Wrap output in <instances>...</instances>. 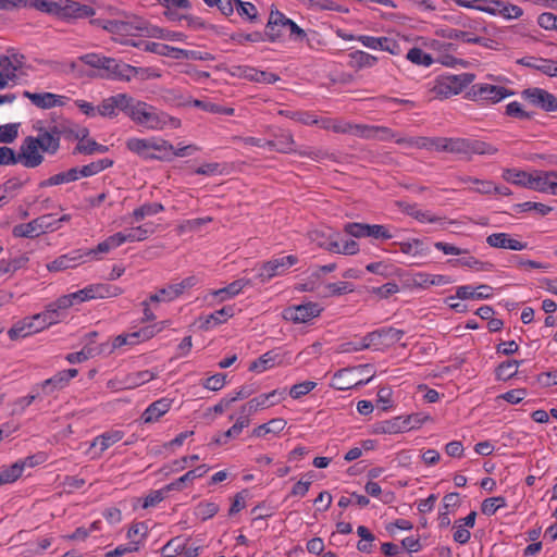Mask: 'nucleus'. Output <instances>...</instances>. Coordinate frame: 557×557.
Wrapping results in <instances>:
<instances>
[{
    "label": "nucleus",
    "mask_w": 557,
    "mask_h": 557,
    "mask_svg": "<svg viewBox=\"0 0 557 557\" xmlns=\"http://www.w3.org/2000/svg\"><path fill=\"white\" fill-rule=\"evenodd\" d=\"M72 301L69 295L61 296L54 302L47 306L44 312L34 314L30 318H26L15 323L9 331L8 335L10 339L16 341L21 337L30 335L34 327V321L42 320L44 324L40 327H36L35 331H42L47 326L53 325L59 322V311L65 310L72 307Z\"/></svg>",
    "instance_id": "obj_1"
},
{
    "label": "nucleus",
    "mask_w": 557,
    "mask_h": 557,
    "mask_svg": "<svg viewBox=\"0 0 557 557\" xmlns=\"http://www.w3.org/2000/svg\"><path fill=\"white\" fill-rule=\"evenodd\" d=\"M78 60L90 67L101 70L97 76L103 79L129 82L141 69L98 53L81 55Z\"/></svg>",
    "instance_id": "obj_2"
},
{
    "label": "nucleus",
    "mask_w": 557,
    "mask_h": 557,
    "mask_svg": "<svg viewBox=\"0 0 557 557\" xmlns=\"http://www.w3.org/2000/svg\"><path fill=\"white\" fill-rule=\"evenodd\" d=\"M442 151L461 154L470 159L472 154L494 156L498 152V148L480 139L443 137Z\"/></svg>",
    "instance_id": "obj_3"
},
{
    "label": "nucleus",
    "mask_w": 557,
    "mask_h": 557,
    "mask_svg": "<svg viewBox=\"0 0 557 557\" xmlns=\"http://www.w3.org/2000/svg\"><path fill=\"white\" fill-rule=\"evenodd\" d=\"M283 28L289 29L290 36H295L296 40H302L307 36L306 32L294 21L286 17L278 10H271L264 35L273 42L281 37Z\"/></svg>",
    "instance_id": "obj_4"
},
{
    "label": "nucleus",
    "mask_w": 557,
    "mask_h": 557,
    "mask_svg": "<svg viewBox=\"0 0 557 557\" xmlns=\"http://www.w3.org/2000/svg\"><path fill=\"white\" fill-rule=\"evenodd\" d=\"M475 78L474 74L462 73L458 75H442L436 79L432 92L441 99L458 95L465 87L470 85Z\"/></svg>",
    "instance_id": "obj_5"
},
{
    "label": "nucleus",
    "mask_w": 557,
    "mask_h": 557,
    "mask_svg": "<svg viewBox=\"0 0 557 557\" xmlns=\"http://www.w3.org/2000/svg\"><path fill=\"white\" fill-rule=\"evenodd\" d=\"M122 22V36H144V37H164V30L157 26L149 24L146 20L134 14H123Z\"/></svg>",
    "instance_id": "obj_6"
},
{
    "label": "nucleus",
    "mask_w": 557,
    "mask_h": 557,
    "mask_svg": "<svg viewBox=\"0 0 557 557\" xmlns=\"http://www.w3.org/2000/svg\"><path fill=\"white\" fill-rule=\"evenodd\" d=\"M371 364H361L358 367L344 368L334 373L331 386L338 391H347L359 385L368 384L374 376L371 374L366 379H359L355 375L356 371H368Z\"/></svg>",
    "instance_id": "obj_7"
},
{
    "label": "nucleus",
    "mask_w": 557,
    "mask_h": 557,
    "mask_svg": "<svg viewBox=\"0 0 557 557\" xmlns=\"http://www.w3.org/2000/svg\"><path fill=\"white\" fill-rule=\"evenodd\" d=\"M129 117L151 129H161L166 126L165 114L158 113L152 107L141 101L134 104Z\"/></svg>",
    "instance_id": "obj_8"
},
{
    "label": "nucleus",
    "mask_w": 557,
    "mask_h": 557,
    "mask_svg": "<svg viewBox=\"0 0 557 557\" xmlns=\"http://www.w3.org/2000/svg\"><path fill=\"white\" fill-rule=\"evenodd\" d=\"M41 148L34 136H27L16 153L17 163H22L27 169H34L42 164L45 157Z\"/></svg>",
    "instance_id": "obj_9"
},
{
    "label": "nucleus",
    "mask_w": 557,
    "mask_h": 557,
    "mask_svg": "<svg viewBox=\"0 0 557 557\" xmlns=\"http://www.w3.org/2000/svg\"><path fill=\"white\" fill-rule=\"evenodd\" d=\"M513 92L503 86H495L490 84H475L467 92V97L473 101L479 99L486 100L492 103L499 102Z\"/></svg>",
    "instance_id": "obj_10"
},
{
    "label": "nucleus",
    "mask_w": 557,
    "mask_h": 557,
    "mask_svg": "<svg viewBox=\"0 0 557 557\" xmlns=\"http://www.w3.org/2000/svg\"><path fill=\"white\" fill-rule=\"evenodd\" d=\"M53 215L44 214L33 221L24 224H18L13 227V235L15 237L35 238L44 234L47 230H53Z\"/></svg>",
    "instance_id": "obj_11"
},
{
    "label": "nucleus",
    "mask_w": 557,
    "mask_h": 557,
    "mask_svg": "<svg viewBox=\"0 0 557 557\" xmlns=\"http://www.w3.org/2000/svg\"><path fill=\"white\" fill-rule=\"evenodd\" d=\"M322 308L317 302H307L288 307L283 311V318L294 323H306L320 315Z\"/></svg>",
    "instance_id": "obj_12"
},
{
    "label": "nucleus",
    "mask_w": 557,
    "mask_h": 557,
    "mask_svg": "<svg viewBox=\"0 0 557 557\" xmlns=\"http://www.w3.org/2000/svg\"><path fill=\"white\" fill-rule=\"evenodd\" d=\"M522 97L532 106L541 108L547 112L557 111V98L542 88H528L522 91Z\"/></svg>",
    "instance_id": "obj_13"
},
{
    "label": "nucleus",
    "mask_w": 557,
    "mask_h": 557,
    "mask_svg": "<svg viewBox=\"0 0 557 557\" xmlns=\"http://www.w3.org/2000/svg\"><path fill=\"white\" fill-rule=\"evenodd\" d=\"M195 284L194 277H187L180 283L171 284L166 287L159 289L156 294L149 297L151 302L172 301L184 294V292Z\"/></svg>",
    "instance_id": "obj_14"
},
{
    "label": "nucleus",
    "mask_w": 557,
    "mask_h": 557,
    "mask_svg": "<svg viewBox=\"0 0 557 557\" xmlns=\"http://www.w3.org/2000/svg\"><path fill=\"white\" fill-rule=\"evenodd\" d=\"M297 262L295 256H286L271 260L262 265L260 269L259 276L262 281H269L275 275H280L285 272L288 268Z\"/></svg>",
    "instance_id": "obj_15"
},
{
    "label": "nucleus",
    "mask_w": 557,
    "mask_h": 557,
    "mask_svg": "<svg viewBox=\"0 0 557 557\" xmlns=\"http://www.w3.org/2000/svg\"><path fill=\"white\" fill-rule=\"evenodd\" d=\"M309 236L311 240L321 248L331 252L338 250V239L341 238V235L331 228L313 230L309 233Z\"/></svg>",
    "instance_id": "obj_16"
},
{
    "label": "nucleus",
    "mask_w": 557,
    "mask_h": 557,
    "mask_svg": "<svg viewBox=\"0 0 557 557\" xmlns=\"http://www.w3.org/2000/svg\"><path fill=\"white\" fill-rule=\"evenodd\" d=\"M405 332L403 330L394 329V327H383L373 332H370L366 335V339L368 341L361 347H366L367 345H376L382 343L381 339H384L387 344H395L399 342Z\"/></svg>",
    "instance_id": "obj_17"
},
{
    "label": "nucleus",
    "mask_w": 557,
    "mask_h": 557,
    "mask_svg": "<svg viewBox=\"0 0 557 557\" xmlns=\"http://www.w3.org/2000/svg\"><path fill=\"white\" fill-rule=\"evenodd\" d=\"M23 96L29 99L33 104L40 109H51L53 107H60L64 104L63 96H58L51 92L37 94L25 90Z\"/></svg>",
    "instance_id": "obj_18"
},
{
    "label": "nucleus",
    "mask_w": 557,
    "mask_h": 557,
    "mask_svg": "<svg viewBox=\"0 0 557 557\" xmlns=\"http://www.w3.org/2000/svg\"><path fill=\"white\" fill-rule=\"evenodd\" d=\"M172 399L161 398L156 400L143 412L141 421L144 423L157 422L162 416H164L171 408Z\"/></svg>",
    "instance_id": "obj_19"
},
{
    "label": "nucleus",
    "mask_w": 557,
    "mask_h": 557,
    "mask_svg": "<svg viewBox=\"0 0 557 557\" xmlns=\"http://www.w3.org/2000/svg\"><path fill=\"white\" fill-rule=\"evenodd\" d=\"M486 243L494 248L523 250L527 248V243L519 242L510 238L506 233H494L486 237Z\"/></svg>",
    "instance_id": "obj_20"
},
{
    "label": "nucleus",
    "mask_w": 557,
    "mask_h": 557,
    "mask_svg": "<svg viewBox=\"0 0 557 557\" xmlns=\"http://www.w3.org/2000/svg\"><path fill=\"white\" fill-rule=\"evenodd\" d=\"M30 7L49 14L64 16L65 10L73 7L70 0H34Z\"/></svg>",
    "instance_id": "obj_21"
},
{
    "label": "nucleus",
    "mask_w": 557,
    "mask_h": 557,
    "mask_svg": "<svg viewBox=\"0 0 557 557\" xmlns=\"http://www.w3.org/2000/svg\"><path fill=\"white\" fill-rule=\"evenodd\" d=\"M76 369H67L58 372L54 376L42 382L41 387L46 393H51L54 389L63 388L67 383L77 375Z\"/></svg>",
    "instance_id": "obj_22"
},
{
    "label": "nucleus",
    "mask_w": 557,
    "mask_h": 557,
    "mask_svg": "<svg viewBox=\"0 0 557 557\" xmlns=\"http://www.w3.org/2000/svg\"><path fill=\"white\" fill-rule=\"evenodd\" d=\"M245 285L246 282L244 280H236L228 284L226 287L211 292V308L228 298L238 295Z\"/></svg>",
    "instance_id": "obj_23"
},
{
    "label": "nucleus",
    "mask_w": 557,
    "mask_h": 557,
    "mask_svg": "<svg viewBox=\"0 0 557 557\" xmlns=\"http://www.w3.org/2000/svg\"><path fill=\"white\" fill-rule=\"evenodd\" d=\"M38 132V135L35 137L36 141L41 148V152L48 154H55L60 149L59 138L53 137V135L46 132L42 126H35Z\"/></svg>",
    "instance_id": "obj_24"
},
{
    "label": "nucleus",
    "mask_w": 557,
    "mask_h": 557,
    "mask_svg": "<svg viewBox=\"0 0 557 557\" xmlns=\"http://www.w3.org/2000/svg\"><path fill=\"white\" fill-rule=\"evenodd\" d=\"M553 181L548 175V171H535L530 173L527 187L541 193H549Z\"/></svg>",
    "instance_id": "obj_25"
},
{
    "label": "nucleus",
    "mask_w": 557,
    "mask_h": 557,
    "mask_svg": "<svg viewBox=\"0 0 557 557\" xmlns=\"http://www.w3.org/2000/svg\"><path fill=\"white\" fill-rule=\"evenodd\" d=\"M534 61H535V58L525 57V58L518 60V63L522 64L524 66H528V67L536 69V70L541 71L542 73L549 75V76L557 75V62L547 60V59H540L541 64H536Z\"/></svg>",
    "instance_id": "obj_26"
},
{
    "label": "nucleus",
    "mask_w": 557,
    "mask_h": 557,
    "mask_svg": "<svg viewBox=\"0 0 557 557\" xmlns=\"http://www.w3.org/2000/svg\"><path fill=\"white\" fill-rule=\"evenodd\" d=\"M78 180V168H72L65 172H61L52 175L48 180H45L39 183L40 188L61 185L70 182H75Z\"/></svg>",
    "instance_id": "obj_27"
},
{
    "label": "nucleus",
    "mask_w": 557,
    "mask_h": 557,
    "mask_svg": "<svg viewBox=\"0 0 557 557\" xmlns=\"http://www.w3.org/2000/svg\"><path fill=\"white\" fill-rule=\"evenodd\" d=\"M478 290H472L470 286H459L456 292V297L459 299H486L492 295V287L488 285H480Z\"/></svg>",
    "instance_id": "obj_28"
},
{
    "label": "nucleus",
    "mask_w": 557,
    "mask_h": 557,
    "mask_svg": "<svg viewBox=\"0 0 557 557\" xmlns=\"http://www.w3.org/2000/svg\"><path fill=\"white\" fill-rule=\"evenodd\" d=\"M83 258L79 251L73 252V255H63L50 262L47 268L49 271H62L69 268H73Z\"/></svg>",
    "instance_id": "obj_29"
},
{
    "label": "nucleus",
    "mask_w": 557,
    "mask_h": 557,
    "mask_svg": "<svg viewBox=\"0 0 557 557\" xmlns=\"http://www.w3.org/2000/svg\"><path fill=\"white\" fill-rule=\"evenodd\" d=\"M124 434L122 431H112V432H107V433H103L99 436H97L90 447H96V446H100V453H103L104 450H107L109 447H111L113 444L120 442L122 438H123Z\"/></svg>",
    "instance_id": "obj_30"
},
{
    "label": "nucleus",
    "mask_w": 557,
    "mask_h": 557,
    "mask_svg": "<svg viewBox=\"0 0 557 557\" xmlns=\"http://www.w3.org/2000/svg\"><path fill=\"white\" fill-rule=\"evenodd\" d=\"M286 421L282 418L272 419L268 423L261 424L253 429L252 436L261 437L268 433H278L284 430Z\"/></svg>",
    "instance_id": "obj_31"
},
{
    "label": "nucleus",
    "mask_w": 557,
    "mask_h": 557,
    "mask_svg": "<svg viewBox=\"0 0 557 557\" xmlns=\"http://www.w3.org/2000/svg\"><path fill=\"white\" fill-rule=\"evenodd\" d=\"M443 36L448 39L462 40L470 44H480L487 47L486 39L478 36H473L471 33L462 32L458 29H447L443 32Z\"/></svg>",
    "instance_id": "obj_32"
},
{
    "label": "nucleus",
    "mask_w": 557,
    "mask_h": 557,
    "mask_svg": "<svg viewBox=\"0 0 557 557\" xmlns=\"http://www.w3.org/2000/svg\"><path fill=\"white\" fill-rule=\"evenodd\" d=\"M113 164L112 160L102 159L95 162H91L87 165L78 168V178L79 177H88L98 174L104 169L111 166Z\"/></svg>",
    "instance_id": "obj_33"
},
{
    "label": "nucleus",
    "mask_w": 557,
    "mask_h": 557,
    "mask_svg": "<svg viewBox=\"0 0 557 557\" xmlns=\"http://www.w3.org/2000/svg\"><path fill=\"white\" fill-rule=\"evenodd\" d=\"M414 282L424 288L433 285H446L453 283V281L445 275H431V274H418Z\"/></svg>",
    "instance_id": "obj_34"
},
{
    "label": "nucleus",
    "mask_w": 557,
    "mask_h": 557,
    "mask_svg": "<svg viewBox=\"0 0 557 557\" xmlns=\"http://www.w3.org/2000/svg\"><path fill=\"white\" fill-rule=\"evenodd\" d=\"M410 146L419 149H434L436 151H442L443 137H416L414 140H410Z\"/></svg>",
    "instance_id": "obj_35"
},
{
    "label": "nucleus",
    "mask_w": 557,
    "mask_h": 557,
    "mask_svg": "<svg viewBox=\"0 0 557 557\" xmlns=\"http://www.w3.org/2000/svg\"><path fill=\"white\" fill-rule=\"evenodd\" d=\"M108 151V147L96 143L94 139H85L83 143H78L74 149V153H82L90 156L95 152L104 153Z\"/></svg>",
    "instance_id": "obj_36"
},
{
    "label": "nucleus",
    "mask_w": 557,
    "mask_h": 557,
    "mask_svg": "<svg viewBox=\"0 0 557 557\" xmlns=\"http://www.w3.org/2000/svg\"><path fill=\"white\" fill-rule=\"evenodd\" d=\"M33 459H34V457H28L25 461H17V462L13 463L11 467L2 470L8 483H12V482L16 481L22 475L27 461H28V466L33 467L34 466Z\"/></svg>",
    "instance_id": "obj_37"
},
{
    "label": "nucleus",
    "mask_w": 557,
    "mask_h": 557,
    "mask_svg": "<svg viewBox=\"0 0 557 557\" xmlns=\"http://www.w3.org/2000/svg\"><path fill=\"white\" fill-rule=\"evenodd\" d=\"M349 57L351 58V66L356 69L371 67L377 61V59L374 55H371L360 50L351 52Z\"/></svg>",
    "instance_id": "obj_38"
},
{
    "label": "nucleus",
    "mask_w": 557,
    "mask_h": 557,
    "mask_svg": "<svg viewBox=\"0 0 557 557\" xmlns=\"http://www.w3.org/2000/svg\"><path fill=\"white\" fill-rule=\"evenodd\" d=\"M102 350L99 347H92L91 345H86L81 351L72 352L66 356V360L71 363L83 362L89 358L99 355Z\"/></svg>",
    "instance_id": "obj_39"
},
{
    "label": "nucleus",
    "mask_w": 557,
    "mask_h": 557,
    "mask_svg": "<svg viewBox=\"0 0 557 557\" xmlns=\"http://www.w3.org/2000/svg\"><path fill=\"white\" fill-rule=\"evenodd\" d=\"M207 472V469L205 466H200L194 470H190L186 472L184 475H182L180 479H177L175 482L170 483L165 486V490H180L181 485L187 481H191L196 478L202 476Z\"/></svg>",
    "instance_id": "obj_40"
},
{
    "label": "nucleus",
    "mask_w": 557,
    "mask_h": 557,
    "mask_svg": "<svg viewBox=\"0 0 557 557\" xmlns=\"http://www.w3.org/2000/svg\"><path fill=\"white\" fill-rule=\"evenodd\" d=\"M407 59L417 65L430 66L433 63V58L431 54L424 52L420 48H411L407 53Z\"/></svg>",
    "instance_id": "obj_41"
},
{
    "label": "nucleus",
    "mask_w": 557,
    "mask_h": 557,
    "mask_svg": "<svg viewBox=\"0 0 557 557\" xmlns=\"http://www.w3.org/2000/svg\"><path fill=\"white\" fill-rule=\"evenodd\" d=\"M407 425L404 418L396 417L392 420L384 421L379 428L377 431L382 433L396 434L403 431H406Z\"/></svg>",
    "instance_id": "obj_42"
},
{
    "label": "nucleus",
    "mask_w": 557,
    "mask_h": 557,
    "mask_svg": "<svg viewBox=\"0 0 557 557\" xmlns=\"http://www.w3.org/2000/svg\"><path fill=\"white\" fill-rule=\"evenodd\" d=\"M519 362L517 360H508L500 363L496 369V376L499 380L507 381L516 375Z\"/></svg>",
    "instance_id": "obj_43"
},
{
    "label": "nucleus",
    "mask_w": 557,
    "mask_h": 557,
    "mask_svg": "<svg viewBox=\"0 0 557 557\" xmlns=\"http://www.w3.org/2000/svg\"><path fill=\"white\" fill-rule=\"evenodd\" d=\"M277 151L282 153L297 152L295 140L289 132L276 136Z\"/></svg>",
    "instance_id": "obj_44"
},
{
    "label": "nucleus",
    "mask_w": 557,
    "mask_h": 557,
    "mask_svg": "<svg viewBox=\"0 0 557 557\" xmlns=\"http://www.w3.org/2000/svg\"><path fill=\"white\" fill-rule=\"evenodd\" d=\"M156 375L149 371H140L135 374L127 375L125 379V384L127 388L137 387L146 382L153 380Z\"/></svg>",
    "instance_id": "obj_45"
},
{
    "label": "nucleus",
    "mask_w": 557,
    "mask_h": 557,
    "mask_svg": "<svg viewBox=\"0 0 557 557\" xmlns=\"http://www.w3.org/2000/svg\"><path fill=\"white\" fill-rule=\"evenodd\" d=\"M320 126L324 129H332L334 133L347 134L349 129V122L335 119H323L319 121Z\"/></svg>",
    "instance_id": "obj_46"
},
{
    "label": "nucleus",
    "mask_w": 557,
    "mask_h": 557,
    "mask_svg": "<svg viewBox=\"0 0 557 557\" xmlns=\"http://www.w3.org/2000/svg\"><path fill=\"white\" fill-rule=\"evenodd\" d=\"M90 23L108 30L111 34L122 35L123 28H122L121 17L114 18V20L95 18Z\"/></svg>",
    "instance_id": "obj_47"
},
{
    "label": "nucleus",
    "mask_w": 557,
    "mask_h": 557,
    "mask_svg": "<svg viewBox=\"0 0 557 557\" xmlns=\"http://www.w3.org/2000/svg\"><path fill=\"white\" fill-rule=\"evenodd\" d=\"M456 264L467 268H473L476 271H491L493 269V264L490 262H482L474 257H462L456 260Z\"/></svg>",
    "instance_id": "obj_48"
},
{
    "label": "nucleus",
    "mask_w": 557,
    "mask_h": 557,
    "mask_svg": "<svg viewBox=\"0 0 557 557\" xmlns=\"http://www.w3.org/2000/svg\"><path fill=\"white\" fill-rule=\"evenodd\" d=\"M505 506H506V500L504 497H502V496L491 497V498H486L483 500V503L481 505V511L486 516H492L497 511V509L505 507Z\"/></svg>",
    "instance_id": "obj_49"
},
{
    "label": "nucleus",
    "mask_w": 557,
    "mask_h": 557,
    "mask_svg": "<svg viewBox=\"0 0 557 557\" xmlns=\"http://www.w3.org/2000/svg\"><path fill=\"white\" fill-rule=\"evenodd\" d=\"M274 364V357L272 356V352H265L261 357H259L257 360L252 361L249 366L250 371L256 372H263L270 368H272Z\"/></svg>",
    "instance_id": "obj_50"
},
{
    "label": "nucleus",
    "mask_w": 557,
    "mask_h": 557,
    "mask_svg": "<svg viewBox=\"0 0 557 557\" xmlns=\"http://www.w3.org/2000/svg\"><path fill=\"white\" fill-rule=\"evenodd\" d=\"M495 5L499 8L497 14L508 20L519 18L523 14V10L515 4H509L500 1V3H495Z\"/></svg>",
    "instance_id": "obj_51"
},
{
    "label": "nucleus",
    "mask_w": 557,
    "mask_h": 557,
    "mask_svg": "<svg viewBox=\"0 0 557 557\" xmlns=\"http://www.w3.org/2000/svg\"><path fill=\"white\" fill-rule=\"evenodd\" d=\"M237 7V12L240 16H246L250 22H255L258 18V11L255 4L251 2H243L240 0H235Z\"/></svg>",
    "instance_id": "obj_52"
},
{
    "label": "nucleus",
    "mask_w": 557,
    "mask_h": 557,
    "mask_svg": "<svg viewBox=\"0 0 557 557\" xmlns=\"http://www.w3.org/2000/svg\"><path fill=\"white\" fill-rule=\"evenodd\" d=\"M503 177L512 184L527 187V181L530 177V173L524 171L506 170Z\"/></svg>",
    "instance_id": "obj_53"
},
{
    "label": "nucleus",
    "mask_w": 557,
    "mask_h": 557,
    "mask_svg": "<svg viewBox=\"0 0 557 557\" xmlns=\"http://www.w3.org/2000/svg\"><path fill=\"white\" fill-rule=\"evenodd\" d=\"M97 298L116 297L123 293V289L110 284H95Z\"/></svg>",
    "instance_id": "obj_54"
},
{
    "label": "nucleus",
    "mask_w": 557,
    "mask_h": 557,
    "mask_svg": "<svg viewBox=\"0 0 557 557\" xmlns=\"http://www.w3.org/2000/svg\"><path fill=\"white\" fill-rule=\"evenodd\" d=\"M112 99L114 101V106L116 109H120L127 113L128 116H131V111L134 104L137 102L132 97H129L126 94H119L116 96H112Z\"/></svg>",
    "instance_id": "obj_55"
},
{
    "label": "nucleus",
    "mask_w": 557,
    "mask_h": 557,
    "mask_svg": "<svg viewBox=\"0 0 557 557\" xmlns=\"http://www.w3.org/2000/svg\"><path fill=\"white\" fill-rule=\"evenodd\" d=\"M70 3L73 5L65 10L64 16L74 15L76 17H86L94 15L95 11L92 8L88 5H81L74 1L70 0Z\"/></svg>",
    "instance_id": "obj_56"
},
{
    "label": "nucleus",
    "mask_w": 557,
    "mask_h": 557,
    "mask_svg": "<svg viewBox=\"0 0 557 557\" xmlns=\"http://www.w3.org/2000/svg\"><path fill=\"white\" fill-rule=\"evenodd\" d=\"M184 549V545L180 537H175L168 542V544L162 548L163 557H176Z\"/></svg>",
    "instance_id": "obj_57"
},
{
    "label": "nucleus",
    "mask_w": 557,
    "mask_h": 557,
    "mask_svg": "<svg viewBox=\"0 0 557 557\" xmlns=\"http://www.w3.org/2000/svg\"><path fill=\"white\" fill-rule=\"evenodd\" d=\"M297 153L301 157H308L315 161H321L324 159L335 160V157L333 153H330L323 149L298 150Z\"/></svg>",
    "instance_id": "obj_58"
},
{
    "label": "nucleus",
    "mask_w": 557,
    "mask_h": 557,
    "mask_svg": "<svg viewBox=\"0 0 557 557\" xmlns=\"http://www.w3.org/2000/svg\"><path fill=\"white\" fill-rule=\"evenodd\" d=\"M233 315L234 307L224 306L221 309H215L213 312H211V320L214 321L215 324H221L226 322Z\"/></svg>",
    "instance_id": "obj_59"
},
{
    "label": "nucleus",
    "mask_w": 557,
    "mask_h": 557,
    "mask_svg": "<svg viewBox=\"0 0 557 557\" xmlns=\"http://www.w3.org/2000/svg\"><path fill=\"white\" fill-rule=\"evenodd\" d=\"M315 385L317 384L311 381H305L302 383L295 384L292 386V388L289 391V395L293 398L297 399V398L310 393L315 387Z\"/></svg>",
    "instance_id": "obj_60"
},
{
    "label": "nucleus",
    "mask_w": 557,
    "mask_h": 557,
    "mask_svg": "<svg viewBox=\"0 0 557 557\" xmlns=\"http://www.w3.org/2000/svg\"><path fill=\"white\" fill-rule=\"evenodd\" d=\"M264 407H268L267 405V397H262L261 395L249 400L247 404H245L243 407H242V413H245V414H252L255 413L258 409L260 408H264Z\"/></svg>",
    "instance_id": "obj_61"
},
{
    "label": "nucleus",
    "mask_w": 557,
    "mask_h": 557,
    "mask_svg": "<svg viewBox=\"0 0 557 557\" xmlns=\"http://www.w3.org/2000/svg\"><path fill=\"white\" fill-rule=\"evenodd\" d=\"M127 148L143 157L144 153L150 150L149 139L132 138L127 141Z\"/></svg>",
    "instance_id": "obj_62"
},
{
    "label": "nucleus",
    "mask_w": 557,
    "mask_h": 557,
    "mask_svg": "<svg viewBox=\"0 0 557 557\" xmlns=\"http://www.w3.org/2000/svg\"><path fill=\"white\" fill-rule=\"evenodd\" d=\"M152 228H147L146 226H137L126 232V235L128 242H141L145 240L150 234H152Z\"/></svg>",
    "instance_id": "obj_63"
},
{
    "label": "nucleus",
    "mask_w": 557,
    "mask_h": 557,
    "mask_svg": "<svg viewBox=\"0 0 557 557\" xmlns=\"http://www.w3.org/2000/svg\"><path fill=\"white\" fill-rule=\"evenodd\" d=\"M17 137V127L13 124L0 126V143L11 144Z\"/></svg>",
    "instance_id": "obj_64"
}]
</instances>
